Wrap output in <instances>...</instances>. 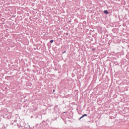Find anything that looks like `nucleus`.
<instances>
[{
    "mask_svg": "<svg viewBox=\"0 0 129 129\" xmlns=\"http://www.w3.org/2000/svg\"><path fill=\"white\" fill-rule=\"evenodd\" d=\"M84 116H87V114H84V115H83L79 119V120H80V119H81V118H83V117H84Z\"/></svg>",
    "mask_w": 129,
    "mask_h": 129,
    "instance_id": "obj_1",
    "label": "nucleus"
},
{
    "mask_svg": "<svg viewBox=\"0 0 129 129\" xmlns=\"http://www.w3.org/2000/svg\"><path fill=\"white\" fill-rule=\"evenodd\" d=\"M108 11H107V10H105L104 11V13H105V14H106L107 15V14H108Z\"/></svg>",
    "mask_w": 129,
    "mask_h": 129,
    "instance_id": "obj_2",
    "label": "nucleus"
},
{
    "mask_svg": "<svg viewBox=\"0 0 129 129\" xmlns=\"http://www.w3.org/2000/svg\"><path fill=\"white\" fill-rule=\"evenodd\" d=\"M53 42H54V40H50V43H53Z\"/></svg>",
    "mask_w": 129,
    "mask_h": 129,
    "instance_id": "obj_3",
    "label": "nucleus"
},
{
    "mask_svg": "<svg viewBox=\"0 0 129 129\" xmlns=\"http://www.w3.org/2000/svg\"><path fill=\"white\" fill-rule=\"evenodd\" d=\"M64 53H66V51L63 52V54H64Z\"/></svg>",
    "mask_w": 129,
    "mask_h": 129,
    "instance_id": "obj_4",
    "label": "nucleus"
},
{
    "mask_svg": "<svg viewBox=\"0 0 129 129\" xmlns=\"http://www.w3.org/2000/svg\"><path fill=\"white\" fill-rule=\"evenodd\" d=\"M53 92H55V90H53Z\"/></svg>",
    "mask_w": 129,
    "mask_h": 129,
    "instance_id": "obj_5",
    "label": "nucleus"
}]
</instances>
